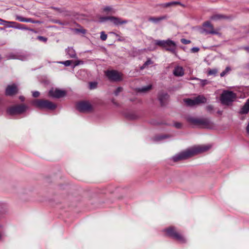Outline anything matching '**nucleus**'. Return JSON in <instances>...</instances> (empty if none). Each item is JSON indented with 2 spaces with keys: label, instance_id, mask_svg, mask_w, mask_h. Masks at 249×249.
<instances>
[{
  "label": "nucleus",
  "instance_id": "nucleus-1",
  "mask_svg": "<svg viewBox=\"0 0 249 249\" xmlns=\"http://www.w3.org/2000/svg\"><path fill=\"white\" fill-rule=\"evenodd\" d=\"M211 147V144L194 146L173 156L172 159L174 161L185 160L196 155L206 152L209 150Z\"/></svg>",
  "mask_w": 249,
  "mask_h": 249
},
{
  "label": "nucleus",
  "instance_id": "nucleus-2",
  "mask_svg": "<svg viewBox=\"0 0 249 249\" xmlns=\"http://www.w3.org/2000/svg\"><path fill=\"white\" fill-rule=\"evenodd\" d=\"M236 93L231 91L224 90L220 96V101L223 105L229 106L235 100Z\"/></svg>",
  "mask_w": 249,
  "mask_h": 249
},
{
  "label": "nucleus",
  "instance_id": "nucleus-3",
  "mask_svg": "<svg viewBox=\"0 0 249 249\" xmlns=\"http://www.w3.org/2000/svg\"><path fill=\"white\" fill-rule=\"evenodd\" d=\"M187 121L193 124L201 125L204 127L211 128L213 126V124L207 119H196L192 116L187 117Z\"/></svg>",
  "mask_w": 249,
  "mask_h": 249
},
{
  "label": "nucleus",
  "instance_id": "nucleus-4",
  "mask_svg": "<svg viewBox=\"0 0 249 249\" xmlns=\"http://www.w3.org/2000/svg\"><path fill=\"white\" fill-rule=\"evenodd\" d=\"M32 104L40 108H46L53 110L56 107V105L53 102L47 100H35Z\"/></svg>",
  "mask_w": 249,
  "mask_h": 249
},
{
  "label": "nucleus",
  "instance_id": "nucleus-5",
  "mask_svg": "<svg viewBox=\"0 0 249 249\" xmlns=\"http://www.w3.org/2000/svg\"><path fill=\"white\" fill-rule=\"evenodd\" d=\"M28 108L27 106L23 104L16 105L9 107L7 110V112L10 115L20 114L24 112Z\"/></svg>",
  "mask_w": 249,
  "mask_h": 249
},
{
  "label": "nucleus",
  "instance_id": "nucleus-6",
  "mask_svg": "<svg viewBox=\"0 0 249 249\" xmlns=\"http://www.w3.org/2000/svg\"><path fill=\"white\" fill-rule=\"evenodd\" d=\"M105 74L111 81H121L123 80V74L116 70H107Z\"/></svg>",
  "mask_w": 249,
  "mask_h": 249
},
{
  "label": "nucleus",
  "instance_id": "nucleus-7",
  "mask_svg": "<svg viewBox=\"0 0 249 249\" xmlns=\"http://www.w3.org/2000/svg\"><path fill=\"white\" fill-rule=\"evenodd\" d=\"M165 231L169 236L176 239L179 242L183 243L186 242L185 238L181 234L177 232L174 227H170L165 230Z\"/></svg>",
  "mask_w": 249,
  "mask_h": 249
},
{
  "label": "nucleus",
  "instance_id": "nucleus-8",
  "mask_svg": "<svg viewBox=\"0 0 249 249\" xmlns=\"http://www.w3.org/2000/svg\"><path fill=\"white\" fill-rule=\"evenodd\" d=\"M201 33L206 35H218L219 33L214 30L213 25L209 21H207L203 24V29L201 31Z\"/></svg>",
  "mask_w": 249,
  "mask_h": 249
},
{
  "label": "nucleus",
  "instance_id": "nucleus-9",
  "mask_svg": "<svg viewBox=\"0 0 249 249\" xmlns=\"http://www.w3.org/2000/svg\"><path fill=\"white\" fill-rule=\"evenodd\" d=\"M102 21H104L107 20H109L111 21L115 25L119 26L122 24H126L128 22V20L126 19H123L121 18L113 17L109 16L102 18H101Z\"/></svg>",
  "mask_w": 249,
  "mask_h": 249
},
{
  "label": "nucleus",
  "instance_id": "nucleus-10",
  "mask_svg": "<svg viewBox=\"0 0 249 249\" xmlns=\"http://www.w3.org/2000/svg\"><path fill=\"white\" fill-rule=\"evenodd\" d=\"M77 109L80 112H89L92 110V106L87 101L79 102L76 105Z\"/></svg>",
  "mask_w": 249,
  "mask_h": 249
},
{
  "label": "nucleus",
  "instance_id": "nucleus-11",
  "mask_svg": "<svg viewBox=\"0 0 249 249\" xmlns=\"http://www.w3.org/2000/svg\"><path fill=\"white\" fill-rule=\"evenodd\" d=\"M66 94L65 90H61L58 89L52 88L49 92V95L55 98H60L65 96Z\"/></svg>",
  "mask_w": 249,
  "mask_h": 249
},
{
  "label": "nucleus",
  "instance_id": "nucleus-12",
  "mask_svg": "<svg viewBox=\"0 0 249 249\" xmlns=\"http://www.w3.org/2000/svg\"><path fill=\"white\" fill-rule=\"evenodd\" d=\"M166 51L176 54V44L175 42L170 39L166 40L165 47H164Z\"/></svg>",
  "mask_w": 249,
  "mask_h": 249
},
{
  "label": "nucleus",
  "instance_id": "nucleus-13",
  "mask_svg": "<svg viewBox=\"0 0 249 249\" xmlns=\"http://www.w3.org/2000/svg\"><path fill=\"white\" fill-rule=\"evenodd\" d=\"M18 92V89L15 84L9 85L7 86L5 90V94L7 95L11 96L15 94Z\"/></svg>",
  "mask_w": 249,
  "mask_h": 249
},
{
  "label": "nucleus",
  "instance_id": "nucleus-14",
  "mask_svg": "<svg viewBox=\"0 0 249 249\" xmlns=\"http://www.w3.org/2000/svg\"><path fill=\"white\" fill-rule=\"evenodd\" d=\"M231 18V17L228 16L223 14H216L212 15L210 17V19L213 21L222 20L228 19Z\"/></svg>",
  "mask_w": 249,
  "mask_h": 249
},
{
  "label": "nucleus",
  "instance_id": "nucleus-15",
  "mask_svg": "<svg viewBox=\"0 0 249 249\" xmlns=\"http://www.w3.org/2000/svg\"><path fill=\"white\" fill-rule=\"evenodd\" d=\"M168 97L169 96L167 93L161 92L159 93L158 98L161 106H163L165 105L166 102L168 99Z\"/></svg>",
  "mask_w": 249,
  "mask_h": 249
},
{
  "label": "nucleus",
  "instance_id": "nucleus-16",
  "mask_svg": "<svg viewBox=\"0 0 249 249\" xmlns=\"http://www.w3.org/2000/svg\"><path fill=\"white\" fill-rule=\"evenodd\" d=\"M249 112V99H248L244 105L241 107L239 113L240 114H246Z\"/></svg>",
  "mask_w": 249,
  "mask_h": 249
},
{
  "label": "nucleus",
  "instance_id": "nucleus-17",
  "mask_svg": "<svg viewBox=\"0 0 249 249\" xmlns=\"http://www.w3.org/2000/svg\"><path fill=\"white\" fill-rule=\"evenodd\" d=\"M173 74L176 76H182L184 74V70L182 67L177 66L175 67L173 71Z\"/></svg>",
  "mask_w": 249,
  "mask_h": 249
},
{
  "label": "nucleus",
  "instance_id": "nucleus-18",
  "mask_svg": "<svg viewBox=\"0 0 249 249\" xmlns=\"http://www.w3.org/2000/svg\"><path fill=\"white\" fill-rule=\"evenodd\" d=\"M196 105L205 103L207 101L206 98L203 95H199L195 98Z\"/></svg>",
  "mask_w": 249,
  "mask_h": 249
},
{
  "label": "nucleus",
  "instance_id": "nucleus-19",
  "mask_svg": "<svg viewBox=\"0 0 249 249\" xmlns=\"http://www.w3.org/2000/svg\"><path fill=\"white\" fill-rule=\"evenodd\" d=\"M66 53L71 58H75L76 54L74 50L71 47H68L66 50Z\"/></svg>",
  "mask_w": 249,
  "mask_h": 249
},
{
  "label": "nucleus",
  "instance_id": "nucleus-20",
  "mask_svg": "<svg viewBox=\"0 0 249 249\" xmlns=\"http://www.w3.org/2000/svg\"><path fill=\"white\" fill-rule=\"evenodd\" d=\"M165 19V17L161 16L160 17H150L148 18V21L152 22L155 23H157L162 20Z\"/></svg>",
  "mask_w": 249,
  "mask_h": 249
},
{
  "label": "nucleus",
  "instance_id": "nucleus-21",
  "mask_svg": "<svg viewBox=\"0 0 249 249\" xmlns=\"http://www.w3.org/2000/svg\"><path fill=\"white\" fill-rule=\"evenodd\" d=\"M152 89V85H149L146 86L142 87L137 89V91L139 92H146Z\"/></svg>",
  "mask_w": 249,
  "mask_h": 249
},
{
  "label": "nucleus",
  "instance_id": "nucleus-22",
  "mask_svg": "<svg viewBox=\"0 0 249 249\" xmlns=\"http://www.w3.org/2000/svg\"><path fill=\"white\" fill-rule=\"evenodd\" d=\"M184 102L188 106L193 107L196 105L195 98L194 99H186L184 100Z\"/></svg>",
  "mask_w": 249,
  "mask_h": 249
},
{
  "label": "nucleus",
  "instance_id": "nucleus-23",
  "mask_svg": "<svg viewBox=\"0 0 249 249\" xmlns=\"http://www.w3.org/2000/svg\"><path fill=\"white\" fill-rule=\"evenodd\" d=\"M177 1H173L169 2L164 3L161 4L163 7L166 8L170 6H175L177 5Z\"/></svg>",
  "mask_w": 249,
  "mask_h": 249
},
{
  "label": "nucleus",
  "instance_id": "nucleus-24",
  "mask_svg": "<svg viewBox=\"0 0 249 249\" xmlns=\"http://www.w3.org/2000/svg\"><path fill=\"white\" fill-rule=\"evenodd\" d=\"M155 44L156 45L162 47L164 48L165 47V44L166 42V40H156L155 41Z\"/></svg>",
  "mask_w": 249,
  "mask_h": 249
},
{
  "label": "nucleus",
  "instance_id": "nucleus-25",
  "mask_svg": "<svg viewBox=\"0 0 249 249\" xmlns=\"http://www.w3.org/2000/svg\"><path fill=\"white\" fill-rule=\"evenodd\" d=\"M194 79L199 81L202 87H204L210 83V82L206 79H200L198 78H195Z\"/></svg>",
  "mask_w": 249,
  "mask_h": 249
},
{
  "label": "nucleus",
  "instance_id": "nucleus-26",
  "mask_svg": "<svg viewBox=\"0 0 249 249\" xmlns=\"http://www.w3.org/2000/svg\"><path fill=\"white\" fill-rule=\"evenodd\" d=\"M153 63V61L151 60L150 58H148L147 61L143 64V65L141 67V69L143 70L147 66L149 65H151Z\"/></svg>",
  "mask_w": 249,
  "mask_h": 249
},
{
  "label": "nucleus",
  "instance_id": "nucleus-27",
  "mask_svg": "<svg viewBox=\"0 0 249 249\" xmlns=\"http://www.w3.org/2000/svg\"><path fill=\"white\" fill-rule=\"evenodd\" d=\"M111 34L114 35L116 37H118L117 40L119 41H123L125 40V38L124 37L120 36L118 34L115 33L114 32L111 33Z\"/></svg>",
  "mask_w": 249,
  "mask_h": 249
},
{
  "label": "nucleus",
  "instance_id": "nucleus-28",
  "mask_svg": "<svg viewBox=\"0 0 249 249\" xmlns=\"http://www.w3.org/2000/svg\"><path fill=\"white\" fill-rule=\"evenodd\" d=\"M230 70H231L230 68V67H227L225 69V70L220 73V76H221V77H223V76H225V74H226L227 72H228Z\"/></svg>",
  "mask_w": 249,
  "mask_h": 249
},
{
  "label": "nucleus",
  "instance_id": "nucleus-29",
  "mask_svg": "<svg viewBox=\"0 0 249 249\" xmlns=\"http://www.w3.org/2000/svg\"><path fill=\"white\" fill-rule=\"evenodd\" d=\"M97 86V83L95 82L89 83V89H94L96 88Z\"/></svg>",
  "mask_w": 249,
  "mask_h": 249
},
{
  "label": "nucleus",
  "instance_id": "nucleus-30",
  "mask_svg": "<svg viewBox=\"0 0 249 249\" xmlns=\"http://www.w3.org/2000/svg\"><path fill=\"white\" fill-rule=\"evenodd\" d=\"M123 90V88L122 87H118L114 91V94L116 96H117L119 95V94Z\"/></svg>",
  "mask_w": 249,
  "mask_h": 249
},
{
  "label": "nucleus",
  "instance_id": "nucleus-31",
  "mask_svg": "<svg viewBox=\"0 0 249 249\" xmlns=\"http://www.w3.org/2000/svg\"><path fill=\"white\" fill-rule=\"evenodd\" d=\"M168 137V136L167 135H161V136H158L155 138V140L157 141H160L161 140H163L164 139L167 138Z\"/></svg>",
  "mask_w": 249,
  "mask_h": 249
},
{
  "label": "nucleus",
  "instance_id": "nucleus-32",
  "mask_svg": "<svg viewBox=\"0 0 249 249\" xmlns=\"http://www.w3.org/2000/svg\"><path fill=\"white\" fill-rule=\"evenodd\" d=\"M100 38L102 40L105 41L107 38V35H106L104 32H102L101 33Z\"/></svg>",
  "mask_w": 249,
  "mask_h": 249
},
{
  "label": "nucleus",
  "instance_id": "nucleus-33",
  "mask_svg": "<svg viewBox=\"0 0 249 249\" xmlns=\"http://www.w3.org/2000/svg\"><path fill=\"white\" fill-rule=\"evenodd\" d=\"M72 62V60H66L65 61L61 62L60 63L64 64L65 66H69Z\"/></svg>",
  "mask_w": 249,
  "mask_h": 249
},
{
  "label": "nucleus",
  "instance_id": "nucleus-34",
  "mask_svg": "<svg viewBox=\"0 0 249 249\" xmlns=\"http://www.w3.org/2000/svg\"><path fill=\"white\" fill-rule=\"evenodd\" d=\"M217 70H216V69H212V70H210L208 71V73L210 75H215L217 73Z\"/></svg>",
  "mask_w": 249,
  "mask_h": 249
},
{
  "label": "nucleus",
  "instance_id": "nucleus-35",
  "mask_svg": "<svg viewBox=\"0 0 249 249\" xmlns=\"http://www.w3.org/2000/svg\"><path fill=\"white\" fill-rule=\"evenodd\" d=\"M74 31L77 33H81L83 34H85L86 32V30L83 29H75Z\"/></svg>",
  "mask_w": 249,
  "mask_h": 249
},
{
  "label": "nucleus",
  "instance_id": "nucleus-36",
  "mask_svg": "<svg viewBox=\"0 0 249 249\" xmlns=\"http://www.w3.org/2000/svg\"><path fill=\"white\" fill-rule=\"evenodd\" d=\"M37 38L40 41H42L43 42H46L47 40V38L42 36H38Z\"/></svg>",
  "mask_w": 249,
  "mask_h": 249
},
{
  "label": "nucleus",
  "instance_id": "nucleus-37",
  "mask_svg": "<svg viewBox=\"0 0 249 249\" xmlns=\"http://www.w3.org/2000/svg\"><path fill=\"white\" fill-rule=\"evenodd\" d=\"M181 42L184 44H188L191 42V41L185 38H182L181 39Z\"/></svg>",
  "mask_w": 249,
  "mask_h": 249
},
{
  "label": "nucleus",
  "instance_id": "nucleus-38",
  "mask_svg": "<svg viewBox=\"0 0 249 249\" xmlns=\"http://www.w3.org/2000/svg\"><path fill=\"white\" fill-rule=\"evenodd\" d=\"M11 58L13 59H18L21 60H26V56H19L18 57H11Z\"/></svg>",
  "mask_w": 249,
  "mask_h": 249
},
{
  "label": "nucleus",
  "instance_id": "nucleus-39",
  "mask_svg": "<svg viewBox=\"0 0 249 249\" xmlns=\"http://www.w3.org/2000/svg\"><path fill=\"white\" fill-rule=\"evenodd\" d=\"M32 95L34 97L36 98L39 96L40 93L37 91H35L33 92Z\"/></svg>",
  "mask_w": 249,
  "mask_h": 249
},
{
  "label": "nucleus",
  "instance_id": "nucleus-40",
  "mask_svg": "<svg viewBox=\"0 0 249 249\" xmlns=\"http://www.w3.org/2000/svg\"><path fill=\"white\" fill-rule=\"evenodd\" d=\"M17 19H18V20H19V21H21V22H25V20L26 19V18H24L21 16H18L17 17Z\"/></svg>",
  "mask_w": 249,
  "mask_h": 249
},
{
  "label": "nucleus",
  "instance_id": "nucleus-41",
  "mask_svg": "<svg viewBox=\"0 0 249 249\" xmlns=\"http://www.w3.org/2000/svg\"><path fill=\"white\" fill-rule=\"evenodd\" d=\"M199 50V48L198 47H193L191 49V51L193 53H196L198 52Z\"/></svg>",
  "mask_w": 249,
  "mask_h": 249
},
{
  "label": "nucleus",
  "instance_id": "nucleus-42",
  "mask_svg": "<svg viewBox=\"0 0 249 249\" xmlns=\"http://www.w3.org/2000/svg\"><path fill=\"white\" fill-rule=\"evenodd\" d=\"M206 109L208 111L211 112L213 110V107L212 105L207 106Z\"/></svg>",
  "mask_w": 249,
  "mask_h": 249
},
{
  "label": "nucleus",
  "instance_id": "nucleus-43",
  "mask_svg": "<svg viewBox=\"0 0 249 249\" xmlns=\"http://www.w3.org/2000/svg\"><path fill=\"white\" fill-rule=\"evenodd\" d=\"M112 8L110 6H106L104 8V11L105 12H109L111 11Z\"/></svg>",
  "mask_w": 249,
  "mask_h": 249
},
{
  "label": "nucleus",
  "instance_id": "nucleus-44",
  "mask_svg": "<svg viewBox=\"0 0 249 249\" xmlns=\"http://www.w3.org/2000/svg\"><path fill=\"white\" fill-rule=\"evenodd\" d=\"M181 124L179 123H176L174 124V126L177 128H180L181 127Z\"/></svg>",
  "mask_w": 249,
  "mask_h": 249
},
{
  "label": "nucleus",
  "instance_id": "nucleus-45",
  "mask_svg": "<svg viewBox=\"0 0 249 249\" xmlns=\"http://www.w3.org/2000/svg\"><path fill=\"white\" fill-rule=\"evenodd\" d=\"M25 22L35 23V22L32 20V18H26V19L25 20Z\"/></svg>",
  "mask_w": 249,
  "mask_h": 249
},
{
  "label": "nucleus",
  "instance_id": "nucleus-46",
  "mask_svg": "<svg viewBox=\"0 0 249 249\" xmlns=\"http://www.w3.org/2000/svg\"><path fill=\"white\" fill-rule=\"evenodd\" d=\"M80 63H82V62L81 61H76L75 62L74 66H77L79 64H80Z\"/></svg>",
  "mask_w": 249,
  "mask_h": 249
},
{
  "label": "nucleus",
  "instance_id": "nucleus-47",
  "mask_svg": "<svg viewBox=\"0 0 249 249\" xmlns=\"http://www.w3.org/2000/svg\"><path fill=\"white\" fill-rule=\"evenodd\" d=\"M177 3H177V5H180V6H181L182 7H184L185 6L184 4H183L181 3V2H179V1H177Z\"/></svg>",
  "mask_w": 249,
  "mask_h": 249
},
{
  "label": "nucleus",
  "instance_id": "nucleus-48",
  "mask_svg": "<svg viewBox=\"0 0 249 249\" xmlns=\"http://www.w3.org/2000/svg\"><path fill=\"white\" fill-rule=\"evenodd\" d=\"M246 130H247V132L248 134H249V122L248 123V124L247 126V128H246Z\"/></svg>",
  "mask_w": 249,
  "mask_h": 249
},
{
  "label": "nucleus",
  "instance_id": "nucleus-49",
  "mask_svg": "<svg viewBox=\"0 0 249 249\" xmlns=\"http://www.w3.org/2000/svg\"><path fill=\"white\" fill-rule=\"evenodd\" d=\"M245 49L248 52H249V47H245Z\"/></svg>",
  "mask_w": 249,
  "mask_h": 249
},
{
  "label": "nucleus",
  "instance_id": "nucleus-50",
  "mask_svg": "<svg viewBox=\"0 0 249 249\" xmlns=\"http://www.w3.org/2000/svg\"><path fill=\"white\" fill-rule=\"evenodd\" d=\"M19 99H20L21 101H23V100H24V97H22V96H20V97H19Z\"/></svg>",
  "mask_w": 249,
  "mask_h": 249
},
{
  "label": "nucleus",
  "instance_id": "nucleus-51",
  "mask_svg": "<svg viewBox=\"0 0 249 249\" xmlns=\"http://www.w3.org/2000/svg\"><path fill=\"white\" fill-rule=\"evenodd\" d=\"M0 21H2V22H6V21L3 20H2V19H1L0 18Z\"/></svg>",
  "mask_w": 249,
  "mask_h": 249
},
{
  "label": "nucleus",
  "instance_id": "nucleus-52",
  "mask_svg": "<svg viewBox=\"0 0 249 249\" xmlns=\"http://www.w3.org/2000/svg\"><path fill=\"white\" fill-rule=\"evenodd\" d=\"M30 30H31V31H32V32H35L33 29H30Z\"/></svg>",
  "mask_w": 249,
  "mask_h": 249
},
{
  "label": "nucleus",
  "instance_id": "nucleus-53",
  "mask_svg": "<svg viewBox=\"0 0 249 249\" xmlns=\"http://www.w3.org/2000/svg\"><path fill=\"white\" fill-rule=\"evenodd\" d=\"M1 233H0V239L1 238Z\"/></svg>",
  "mask_w": 249,
  "mask_h": 249
},
{
  "label": "nucleus",
  "instance_id": "nucleus-54",
  "mask_svg": "<svg viewBox=\"0 0 249 249\" xmlns=\"http://www.w3.org/2000/svg\"><path fill=\"white\" fill-rule=\"evenodd\" d=\"M0 24H3V23H0Z\"/></svg>",
  "mask_w": 249,
  "mask_h": 249
}]
</instances>
